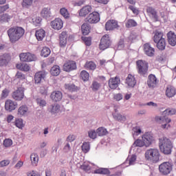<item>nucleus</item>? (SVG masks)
Returning a JSON list of instances; mask_svg holds the SVG:
<instances>
[{
  "instance_id": "nucleus-60",
  "label": "nucleus",
  "mask_w": 176,
  "mask_h": 176,
  "mask_svg": "<svg viewBox=\"0 0 176 176\" xmlns=\"http://www.w3.org/2000/svg\"><path fill=\"white\" fill-rule=\"evenodd\" d=\"M8 9H9V5L0 6V14L1 13H3L4 12H6V10Z\"/></svg>"
},
{
  "instance_id": "nucleus-49",
  "label": "nucleus",
  "mask_w": 176,
  "mask_h": 176,
  "mask_svg": "<svg viewBox=\"0 0 176 176\" xmlns=\"http://www.w3.org/2000/svg\"><path fill=\"white\" fill-rule=\"evenodd\" d=\"M100 86L101 85H100V83L97 82V81H94L92 82L91 87L93 91H97L98 90V89H100Z\"/></svg>"
},
{
  "instance_id": "nucleus-2",
  "label": "nucleus",
  "mask_w": 176,
  "mask_h": 176,
  "mask_svg": "<svg viewBox=\"0 0 176 176\" xmlns=\"http://www.w3.org/2000/svg\"><path fill=\"white\" fill-rule=\"evenodd\" d=\"M159 141V146L161 152L164 155H170L173 149V142H171V140L166 137H164L160 138Z\"/></svg>"
},
{
  "instance_id": "nucleus-12",
  "label": "nucleus",
  "mask_w": 176,
  "mask_h": 176,
  "mask_svg": "<svg viewBox=\"0 0 176 176\" xmlns=\"http://www.w3.org/2000/svg\"><path fill=\"white\" fill-rule=\"evenodd\" d=\"M17 108V103L12 100H7L5 103V109L8 112H12Z\"/></svg>"
},
{
  "instance_id": "nucleus-39",
  "label": "nucleus",
  "mask_w": 176,
  "mask_h": 176,
  "mask_svg": "<svg viewBox=\"0 0 176 176\" xmlns=\"http://www.w3.org/2000/svg\"><path fill=\"white\" fill-rule=\"evenodd\" d=\"M113 116L116 120H118L119 122H126V116H122L120 113H113Z\"/></svg>"
},
{
  "instance_id": "nucleus-27",
  "label": "nucleus",
  "mask_w": 176,
  "mask_h": 176,
  "mask_svg": "<svg viewBox=\"0 0 176 176\" xmlns=\"http://www.w3.org/2000/svg\"><path fill=\"white\" fill-rule=\"evenodd\" d=\"M41 14L43 19H45V20H50V17L52 16L50 8H43V10H41Z\"/></svg>"
},
{
  "instance_id": "nucleus-55",
  "label": "nucleus",
  "mask_w": 176,
  "mask_h": 176,
  "mask_svg": "<svg viewBox=\"0 0 176 176\" xmlns=\"http://www.w3.org/2000/svg\"><path fill=\"white\" fill-rule=\"evenodd\" d=\"M15 126L18 127V129H22L24 127L23 125V120L22 119H18L15 121Z\"/></svg>"
},
{
  "instance_id": "nucleus-61",
  "label": "nucleus",
  "mask_w": 176,
  "mask_h": 176,
  "mask_svg": "<svg viewBox=\"0 0 176 176\" xmlns=\"http://www.w3.org/2000/svg\"><path fill=\"white\" fill-rule=\"evenodd\" d=\"M10 164V161H9V160H3V161L0 162V166L1 167H5L6 166H9Z\"/></svg>"
},
{
  "instance_id": "nucleus-33",
  "label": "nucleus",
  "mask_w": 176,
  "mask_h": 176,
  "mask_svg": "<svg viewBox=\"0 0 176 176\" xmlns=\"http://www.w3.org/2000/svg\"><path fill=\"white\" fill-rule=\"evenodd\" d=\"M84 67L86 69L94 71V69H96V68L97 67V65H96V63H94V62L89 61V62H86Z\"/></svg>"
},
{
  "instance_id": "nucleus-44",
  "label": "nucleus",
  "mask_w": 176,
  "mask_h": 176,
  "mask_svg": "<svg viewBox=\"0 0 176 176\" xmlns=\"http://www.w3.org/2000/svg\"><path fill=\"white\" fill-rule=\"evenodd\" d=\"M80 75L84 82H87V80H89V78H90V74H89V73L85 70H82Z\"/></svg>"
},
{
  "instance_id": "nucleus-57",
  "label": "nucleus",
  "mask_w": 176,
  "mask_h": 176,
  "mask_svg": "<svg viewBox=\"0 0 176 176\" xmlns=\"http://www.w3.org/2000/svg\"><path fill=\"white\" fill-rule=\"evenodd\" d=\"M21 70L24 71L25 72H28V71H30V65H28V64L26 63H23L21 66Z\"/></svg>"
},
{
  "instance_id": "nucleus-40",
  "label": "nucleus",
  "mask_w": 176,
  "mask_h": 176,
  "mask_svg": "<svg viewBox=\"0 0 176 176\" xmlns=\"http://www.w3.org/2000/svg\"><path fill=\"white\" fill-rule=\"evenodd\" d=\"M65 89L69 90V91H78V87L74 84H65Z\"/></svg>"
},
{
  "instance_id": "nucleus-17",
  "label": "nucleus",
  "mask_w": 176,
  "mask_h": 176,
  "mask_svg": "<svg viewBox=\"0 0 176 176\" xmlns=\"http://www.w3.org/2000/svg\"><path fill=\"white\" fill-rule=\"evenodd\" d=\"M12 58L10 57V54H4L0 56V67H4V65H8L9 64V61Z\"/></svg>"
},
{
  "instance_id": "nucleus-5",
  "label": "nucleus",
  "mask_w": 176,
  "mask_h": 176,
  "mask_svg": "<svg viewBox=\"0 0 176 176\" xmlns=\"http://www.w3.org/2000/svg\"><path fill=\"white\" fill-rule=\"evenodd\" d=\"M138 72L142 76H146L148 75V62L145 60H139L136 62Z\"/></svg>"
},
{
  "instance_id": "nucleus-3",
  "label": "nucleus",
  "mask_w": 176,
  "mask_h": 176,
  "mask_svg": "<svg viewBox=\"0 0 176 176\" xmlns=\"http://www.w3.org/2000/svg\"><path fill=\"white\" fill-rule=\"evenodd\" d=\"M145 157L147 160H150L153 163H157L160 159L159 150L156 148L148 149L145 153Z\"/></svg>"
},
{
  "instance_id": "nucleus-26",
  "label": "nucleus",
  "mask_w": 176,
  "mask_h": 176,
  "mask_svg": "<svg viewBox=\"0 0 176 176\" xmlns=\"http://www.w3.org/2000/svg\"><path fill=\"white\" fill-rule=\"evenodd\" d=\"M92 8L90 6H86L81 8L79 12V16L81 17H85V16H87L91 12Z\"/></svg>"
},
{
  "instance_id": "nucleus-43",
  "label": "nucleus",
  "mask_w": 176,
  "mask_h": 176,
  "mask_svg": "<svg viewBox=\"0 0 176 176\" xmlns=\"http://www.w3.org/2000/svg\"><path fill=\"white\" fill-rule=\"evenodd\" d=\"M30 160L32 164H38V162H39V156L36 153H32L30 155Z\"/></svg>"
},
{
  "instance_id": "nucleus-20",
  "label": "nucleus",
  "mask_w": 176,
  "mask_h": 176,
  "mask_svg": "<svg viewBox=\"0 0 176 176\" xmlns=\"http://www.w3.org/2000/svg\"><path fill=\"white\" fill-rule=\"evenodd\" d=\"M50 98L54 102H58V101H61V100H63V93L60 91H53Z\"/></svg>"
},
{
  "instance_id": "nucleus-34",
  "label": "nucleus",
  "mask_w": 176,
  "mask_h": 176,
  "mask_svg": "<svg viewBox=\"0 0 176 176\" xmlns=\"http://www.w3.org/2000/svg\"><path fill=\"white\" fill-rule=\"evenodd\" d=\"M157 47L159 50H164L166 49V39H161L159 41H157Z\"/></svg>"
},
{
  "instance_id": "nucleus-22",
  "label": "nucleus",
  "mask_w": 176,
  "mask_h": 176,
  "mask_svg": "<svg viewBox=\"0 0 176 176\" xmlns=\"http://www.w3.org/2000/svg\"><path fill=\"white\" fill-rule=\"evenodd\" d=\"M46 78V72H38L34 76L35 83L39 84Z\"/></svg>"
},
{
  "instance_id": "nucleus-16",
  "label": "nucleus",
  "mask_w": 176,
  "mask_h": 176,
  "mask_svg": "<svg viewBox=\"0 0 176 176\" xmlns=\"http://www.w3.org/2000/svg\"><path fill=\"white\" fill-rule=\"evenodd\" d=\"M63 23L61 19L57 18L51 22V26L54 30H57V31L63 28Z\"/></svg>"
},
{
  "instance_id": "nucleus-38",
  "label": "nucleus",
  "mask_w": 176,
  "mask_h": 176,
  "mask_svg": "<svg viewBox=\"0 0 176 176\" xmlns=\"http://www.w3.org/2000/svg\"><path fill=\"white\" fill-rule=\"evenodd\" d=\"M107 133L108 131H107V129L104 127H99L96 130V134H98L99 137H103V135H107Z\"/></svg>"
},
{
  "instance_id": "nucleus-8",
  "label": "nucleus",
  "mask_w": 176,
  "mask_h": 176,
  "mask_svg": "<svg viewBox=\"0 0 176 176\" xmlns=\"http://www.w3.org/2000/svg\"><path fill=\"white\" fill-rule=\"evenodd\" d=\"M109 46H111V38H109V35L104 34L100 40L99 47L100 50H105V49H108Z\"/></svg>"
},
{
  "instance_id": "nucleus-53",
  "label": "nucleus",
  "mask_w": 176,
  "mask_h": 176,
  "mask_svg": "<svg viewBox=\"0 0 176 176\" xmlns=\"http://www.w3.org/2000/svg\"><path fill=\"white\" fill-rule=\"evenodd\" d=\"M13 144V141L10 139H6L3 141V145L6 146V148H9V146H12Z\"/></svg>"
},
{
  "instance_id": "nucleus-51",
  "label": "nucleus",
  "mask_w": 176,
  "mask_h": 176,
  "mask_svg": "<svg viewBox=\"0 0 176 176\" xmlns=\"http://www.w3.org/2000/svg\"><path fill=\"white\" fill-rule=\"evenodd\" d=\"M60 13L65 19H68L69 17V13H68V10L65 8H61L60 10Z\"/></svg>"
},
{
  "instance_id": "nucleus-48",
  "label": "nucleus",
  "mask_w": 176,
  "mask_h": 176,
  "mask_svg": "<svg viewBox=\"0 0 176 176\" xmlns=\"http://www.w3.org/2000/svg\"><path fill=\"white\" fill-rule=\"evenodd\" d=\"M82 151H84L85 153H87V152L90 151V144H89V142H84L82 145Z\"/></svg>"
},
{
  "instance_id": "nucleus-56",
  "label": "nucleus",
  "mask_w": 176,
  "mask_h": 176,
  "mask_svg": "<svg viewBox=\"0 0 176 176\" xmlns=\"http://www.w3.org/2000/svg\"><path fill=\"white\" fill-rule=\"evenodd\" d=\"M36 102L39 107H45L46 105V101L42 98H37Z\"/></svg>"
},
{
  "instance_id": "nucleus-28",
  "label": "nucleus",
  "mask_w": 176,
  "mask_h": 176,
  "mask_svg": "<svg viewBox=\"0 0 176 176\" xmlns=\"http://www.w3.org/2000/svg\"><path fill=\"white\" fill-rule=\"evenodd\" d=\"M67 38H68V36H67V32H62L59 36L60 46L64 47V46H65V45H67Z\"/></svg>"
},
{
  "instance_id": "nucleus-14",
  "label": "nucleus",
  "mask_w": 176,
  "mask_h": 176,
  "mask_svg": "<svg viewBox=\"0 0 176 176\" xmlns=\"http://www.w3.org/2000/svg\"><path fill=\"white\" fill-rule=\"evenodd\" d=\"M119 85H120V78L119 77L111 78L109 80V87L111 89H118Z\"/></svg>"
},
{
  "instance_id": "nucleus-10",
  "label": "nucleus",
  "mask_w": 176,
  "mask_h": 176,
  "mask_svg": "<svg viewBox=\"0 0 176 176\" xmlns=\"http://www.w3.org/2000/svg\"><path fill=\"white\" fill-rule=\"evenodd\" d=\"M86 20L90 24H96L100 21V14L97 12H93L89 14Z\"/></svg>"
},
{
  "instance_id": "nucleus-24",
  "label": "nucleus",
  "mask_w": 176,
  "mask_h": 176,
  "mask_svg": "<svg viewBox=\"0 0 176 176\" xmlns=\"http://www.w3.org/2000/svg\"><path fill=\"white\" fill-rule=\"evenodd\" d=\"M168 42L170 46H175L176 45V35L175 33L170 31L167 34Z\"/></svg>"
},
{
  "instance_id": "nucleus-32",
  "label": "nucleus",
  "mask_w": 176,
  "mask_h": 176,
  "mask_svg": "<svg viewBox=\"0 0 176 176\" xmlns=\"http://www.w3.org/2000/svg\"><path fill=\"white\" fill-rule=\"evenodd\" d=\"M81 30L83 35H89L90 34V25L83 23L81 26Z\"/></svg>"
},
{
  "instance_id": "nucleus-25",
  "label": "nucleus",
  "mask_w": 176,
  "mask_h": 176,
  "mask_svg": "<svg viewBox=\"0 0 176 176\" xmlns=\"http://www.w3.org/2000/svg\"><path fill=\"white\" fill-rule=\"evenodd\" d=\"M126 83L129 87H134V86H135V85L137 84L135 77H134L131 74H129L127 78H126Z\"/></svg>"
},
{
  "instance_id": "nucleus-4",
  "label": "nucleus",
  "mask_w": 176,
  "mask_h": 176,
  "mask_svg": "<svg viewBox=\"0 0 176 176\" xmlns=\"http://www.w3.org/2000/svg\"><path fill=\"white\" fill-rule=\"evenodd\" d=\"M163 115L165 116L158 117V119L162 123V129H166L167 124L171 122V119L168 118L167 115H176V110L175 109H172L170 110L166 109L163 112Z\"/></svg>"
},
{
  "instance_id": "nucleus-41",
  "label": "nucleus",
  "mask_w": 176,
  "mask_h": 176,
  "mask_svg": "<svg viewBox=\"0 0 176 176\" xmlns=\"http://www.w3.org/2000/svg\"><path fill=\"white\" fill-rule=\"evenodd\" d=\"M162 39H164V38H163V32H156V33L154 36L155 43H156V42H159L160 41H162Z\"/></svg>"
},
{
  "instance_id": "nucleus-59",
  "label": "nucleus",
  "mask_w": 176,
  "mask_h": 176,
  "mask_svg": "<svg viewBox=\"0 0 176 176\" xmlns=\"http://www.w3.org/2000/svg\"><path fill=\"white\" fill-rule=\"evenodd\" d=\"M113 98L116 101H120V100H123V95L122 94H116L114 95Z\"/></svg>"
},
{
  "instance_id": "nucleus-64",
  "label": "nucleus",
  "mask_w": 176,
  "mask_h": 176,
  "mask_svg": "<svg viewBox=\"0 0 176 176\" xmlns=\"http://www.w3.org/2000/svg\"><path fill=\"white\" fill-rule=\"evenodd\" d=\"M28 176H41V174L33 170L32 173H28Z\"/></svg>"
},
{
  "instance_id": "nucleus-11",
  "label": "nucleus",
  "mask_w": 176,
  "mask_h": 176,
  "mask_svg": "<svg viewBox=\"0 0 176 176\" xmlns=\"http://www.w3.org/2000/svg\"><path fill=\"white\" fill-rule=\"evenodd\" d=\"M74 69H76V63L75 61L69 60L63 65V71L66 72H71Z\"/></svg>"
},
{
  "instance_id": "nucleus-18",
  "label": "nucleus",
  "mask_w": 176,
  "mask_h": 176,
  "mask_svg": "<svg viewBox=\"0 0 176 176\" xmlns=\"http://www.w3.org/2000/svg\"><path fill=\"white\" fill-rule=\"evenodd\" d=\"M147 85L151 89H153L157 85V78L153 74H150L147 80Z\"/></svg>"
},
{
  "instance_id": "nucleus-37",
  "label": "nucleus",
  "mask_w": 176,
  "mask_h": 176,
  "mask_svg": "<svg viewBox=\"0 0 176 176\" xmlns=\"http://www.w3.org/2000/svg\"><path fill=\"white\" fill-rule=\"evenodd\" d=\"M50 72L53 76H58V75H60V67H58V65L52 67Z\"/></svg>"
},
{
  "instance_id": "nucleus-31",
  "label": "nucleus",
  "mask_w": 176,
  "mask_h": 176,
  "mask_svg": "<svg viewBox=\"0 0 176 176\" xmlns=\"http://www.w3.org/2000/svg\"><path fill=\"white\" fill-rule=\"evenodd\" d=\"M35 35L36 39H38V41H42L45 38L46 33L43 29H41L36 31Z\"/></svg>"
},
{
  "instance_id": "nucleus-36",
  "label": "nucleus",
  "mask_w": 176,
  "mask_h": 176,
  "mask_svg": "<svg viewBox=\"0 0 176 176\" xmlns=\"http://www.w3.org/2000/svg\"><path fill=\"white\" fill-rule=\"evenodd\" d=\"M28 112V107L25 105L21 106L18 109V115L20 116H24Z\"/></svg>"
},
{
  "instance_id": "nucleus-45",
  "label": "nucleus",
  "mask_w": 176,
  "mask_h": 176,
  "mask_svg": "<svg viewBox=\"0 0 176 176\" xmlns=\"http://www.w3.org/2000/svg\"><path fill=\"white\" fill-rule=\"evenodd\" d=\"M133 146H139L140 148H142V146H145V142H144V140L142 138V140L138 139L133 144Z\"/></svg>"
},
{
  "instance_id": "nucleus-35",
  "label": "nucleus",
  "mask_w": 176,
  "mask_h": 176,
  "mask_svg": "<svg viewBox=\"0 0 176 176\" xmlns=\"http://www.w3.org/2000/svg\"><path fill=\"white\" fill-rule=\"evenodd\" d=\"M94 173H95V174H102L104 175H108L109 174H111L109 169L105 168H100L99 169H96L94 171Z\"/></svg>"
},
{
  "instance_id": "nucleus-42",
  "label": "nucleus",
  "mask_w": 176,
  "mask_h": 176,
  "mask_svg": "<svg viewBox=\"0 0 176 176\" xmlns=\"http://www.w3.org/2000/svg\"><path fill=\"white\" fill-rule=\"evenodd\" d=\"M11 16L8 14H3L0 15V22L1 23H8L10 20Z\"/></svg>"
},
{
  "instance_id": "nucleus-15",
  "label": "nucleus",
  "mask_w": 176,
  "mask_h": 176,
  "mask_svg": "<svg viewBox=\"0 0 176 176\" xmlns=\"http://www.w3.org/2000/svg\"><path fill=\"white\" fill-rule=\"evenodd\" d=\"M12 98L16 101H21L22 98H24V90L23 88L19 87L12 94Z\"/></svg>"
},
{
  "instance_id": "nucleus-29",
  "label": "nucleus",
  "mask_w": 176,
  "mask_h": 176,
  "mask_svg": "<svg viewBox=\"0 0 176 176\" xmlns=\"http://www.w3.org/2000/svg\"><path fill=\"white\" fill-rule=\"evenodd\" d=\"M38 0H23L22 6L25 9H28L31 8L32 3H35V2H38Z\"/></svg>"
},
{
  "instance_id": "nucleus-21",
  "label": "nucleus",
  "mask_w": 176,
  "mask_h": 176,
  "mask_svg": "<svg viewBox=\"0 0 176 176\" xmlns=\"http://www.w3.org/2000/svg\"><path fill=\"white\" fill-rule=\"evenodd\" d=\"M146 12L149 15L151 19H153L155 21H157L159 20V16H157V12L152 7H148L146 8Z\"/></svg>"
},
{
  "instance_id": "nucleus-13",
  "label": "nucleus",
  "mask_w": 176,
  "mask_h": 176,
  "mask_svg": "<svg viewBox=\"0 0 176 176\" xmlns=\"http://www.w3.org/2000/svg\"><path fill=\"white\" fill-rule=\"evenodd\" d=\"M116 28H119V25H118V22L116 20H109L105 24L106 31H112Z\"/></svg>"
},
{
  "instance_id": "nucleus-58",
  "label": "nucleus",
  "mask_w": 176,
  "mask_h": 176,
  "mask_svg": "<svg viewBox=\"0 0 176 176\" xmlns=\"http://www.w3.org/2000/svg\"><path fill=\"white\" fill-rule=\"evenodd\" d=\"M80 169L84 170V171H89L90 170V166L84 162L82 165L80 166Z\"/></svg>"
},
{
  "instance_id": "nucleus-30",
  "label": "nucleus",
  "mask_w": 176,
  "mask_h": 176,
  "mask_svg": "<svg viewBox=\"0 0 176 176\" xmlns=\"http://www.w3.org/2000/svg\"><path fill=\"white\" fill-rule=\"evenodd\" d=\"M49 111L53 115H54V113H58V112H60L59 104H52L49 108Z\"/></svg>"
},
{
  "instance_id": "nucleus-7",
  "label": "nucleus",
  "mask_w": 176,
  "mask_h": 176,
  "mask_svg": "<svg viewBox=\"0 0 176 176\" xmlns=\"http://www.w3.org/2000/svg\"><path fill=\"white\" fill-rule=\"evenodd\" d=\"M21 61L23 63H31V61H36V56L35 54L30 52H23L19 54Z\"/></svg>"
},
{
  "instance_id": "nucleus-46",
  "label": "nucleus",
  "mask_w": 176,
  "mask_h": 176,
  "mask_svg": "<svg viewBox=\"0 0 176 176\" xmlns=\"http://www.w3.org/2000/svg\"><path fill=\"white\" fill-rule=\"evenodd\" d=\"M51 53L50 49L47 47H45L41 50V56L43 57H47Z\"/></svg>"
},
{
  "instance_id": "nucleus-19",
  "label": "nucleus",
  "mask_w": 176,
  "mask_h": 176,
  "mask_svg": "<svg viewBox=\"0 0 176 176\" xmlns=\"http://www.w3.org/2000/svg\"><path fill=\"white\" fill-rule=\"evenodd\" d=\"M144 50L145 54H146V56H148V57H153V56H155V48L152 47L151 46V44L149 43L144 44Z\"/></svg>"
},
{
  "instance_id": "nucleus-6",
  "label": "nucleus",
  "mask_w": 176,
  "mask_h": 176,
  "mask_svg": "<svg viewBox=\"0 0 176 176\" xmlns=\"http://www.w3.org/2000/svg\"><path fill=\"white\" fill-rule=\"evenodd\" d=\"M173 170V164L171 162H164L159 166V170L162 175H168Z\"/></svg>"
},
{
  "instance_id": "nucleus-63",
  "label": "nucleus",
  "mask_w": 176,
  "mask_h": 176,
  "mask_svg": "<svg viewBox=\"0 0 176 176\" xmlns=\"http://www.w3.org/2000/svg\"><path fill=\"white\" fill-rule=\"evenodd\" d=\"M129 9H130V10H132L134 14H138V10H137V8H135V7L133 6H129Z\"/></svg>"
},
{
  "instance_id": "nucleus-54",
  "label": "nucleus",
  "mask_w": 176,
  "mask_h": 176,
  "mask_svg": "<svg viewBox=\"0 0 176 176\" xmlns=\"http://www.w3.org/2000/svg\"><path fill=\"white\" fill-rule=\"evenodd\" d=\"M88 135L89 138H91L92 140H96V138H97V132H96V131L94 130L89 131L88 132Z\"/></svg>"
},
{
  "instance_id": "nucleus-50",
  "label": "nucleus",
  "mask_w": 176,
  "mask_h": 176,
  "mask_svg": "<svg viewBox=\"0 0 176 176\" xmlns=\"http://www.w3.org/2000/svg\"><path fill=\"white\" fill-rule=\"evenodd\" d=\"M82 41L85 43L87 46H90L91 45V37H81Z\"/></svg>"
},
{
  "instance_id": "nucleus-1",
  "label": "nucleus",
  "mask_w": 176,
  "mask_h": 176,
  "mask_svg": "<svg viewBox=\"0 0 176 176\" xmlns=\"http://www.w3.org/2000/svg\"><path fill=\"white\" fill-rule=\"evenodd\" d=\"M25 30L21 27L13 26L8 30L7 34L11 43H16V42L20 41L23 36Z\"/></svg>"
},
{
  "instance_id": "nucleus-52",
  "label": "nucleus",
  "mask_w": 176,
  "mask_h": 176,
  "mask_svg": "<svg viewBox=\"0 0 176 176\" xmlns=\"http://www.w3.org/2000/svg\"><path fill=\"white\" fill-rule=\"evenodd\" d=\"M41 21H42V18L39 16L32 19V23L36 27H38L41 24Z\"/></svg>"
},
{
  "instance_id": "nucleus-47",
  "label": "nucleus",
  "mask_w": 176,
  "mask_h": 176,
  "mask_svg": "<svg viewBox=\"0 0 176 176\" xmlns=\"http://www.w3.org/2000/svg\"><path fill=\"white\" fill-rule=\"evenodd\" d=\"M126 28H131L132 27H137V22L134 19H129L126 23Z\"/></svg>"
},
{
  "instance_id": "nucleus-62",
  "label": "nucleus",
  "mask_w": 176,
  "mask_h": 176,
  "mask_svg": "<svg viewBox=\"0 0 176 176\" xmlns=\"http://www.w3.org/2000/svg\"><path fill=\"white\" fill-rule=\"evenodd\" d=\"M16 78L23 80V79H25V76L24 74H23V73H21V72H17L16 74Z\"/></svg>"
},
{
  "instance_id": "nucleus-23",
  "label": "nucleus",
  "mask_w": 176,
  "mask_h": 176,
  "mask_svg": "<svg viewBox=\"0 0 176 176\" xmlns=\"http://www.w3.org/2000/svg\"><path fill=\"white\" fill-rule=\"evenodd\" d=\"M165 94L168 98H172V97H174L176 94L175 87L171 85H168L166 88Z\"/></svg>"
},
{
  "instance_id": "nucleus-9",
  "label": "nucleus",
  "mask_w": 176,
  "mask_h": 176,
  "mask_svg": "<svg viewBox=\"0 0 176 176\" xmlns=\"http://www.w3.org/2000/svg\"><path fill=\"white\" fill-rule=\"evenodd\" d=\"M142 138L145 144L146 147L152 145V143L153 142V141H155V137H153V134L151 132L145 133L142 135Z\"/></svg>"
}]
</instances>
